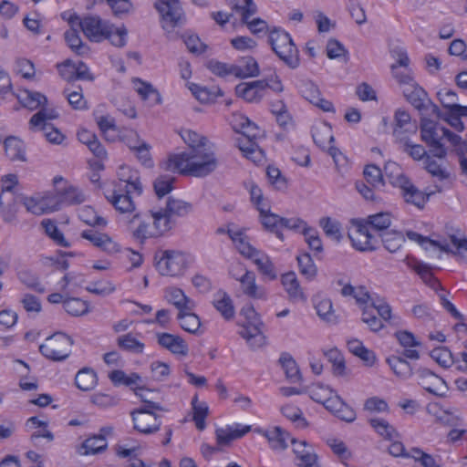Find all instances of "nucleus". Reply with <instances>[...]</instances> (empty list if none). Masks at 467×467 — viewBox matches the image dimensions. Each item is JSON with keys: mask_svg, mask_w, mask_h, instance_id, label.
<instances>
[{"mask_svg": "<svg viewBox=\"0 0 467 467\" xmlns=\"http://www.w3.org/2000/svg\"><path fill=\"white\" fill-rule=\"evenodd\" d=\"M350 223L356 226L358 234H368L369 225L372 230L384 231L391 224L390 215L387 213H380L368 216V220L351 219Z\"/></svg>", "mask_w": 467, "mask_h": 467, "instance_id": "obj_15", "label": "nucleus"}, {"mask_svg": "<svg viewBox=\"0 0 467 467\" xmlns=\"http://www.w3.org/2000/svg\"><path fill=\"white\" fill-rule=\"evenodd\" d=\"M293 451L299 461V467H314L318 463V457L315 453L311 445L306 441L291 440Z\"/></svg>", "mask_w": 467, "mask_h": 467, "instance_id": "obj_22", "label": "nucleus"}, {"mask_svg": "<svg viewBox=\"0 0 467 467\" xmlns=\"http://www.w3.org/2000/svg\"><path fill=\"white\" fill-rule=\"evenodd\" d=\"M397 181L405 201L419 208L423 207L427 199L425 194L419 191L404 175H399Z\"/></svg>", "mask_w": 467, "mask_h": 467, "instance_id": "obj_24", "label": "nucleus"}, {"mask_svg": "<svg viewBox=\"0 0 467 467\" xmlns=\"http://www.w3.org/2000/svg\"><path fill=\"white\" fill-rule=\"evenodd\" d=\"M406 99L418 109L422 117L440 114V109L428 97L427 92L417 83L403 88Z\"/></svg>", "mask_w": 467, "mask_h": 467, "instance_id": "obj_9", "label": "nucleus"}, {"mask_svg": "<svg viewBox=\"0 0 467 467\" xmlns=\"http://www.w3.org/2000/svg\"><path fill=\"white\" fill-rule=\"evenodd\" d=\"M395 140L399 149L415 161H425L429 156L428 151L422 145L414 143L408 137H401L399 131L395 132Z\"/></svg>", "mask_w": 467, "mask_h": 467, "instance_id": "obj_26", "label": "nucleus"}, {"mask_svg": "<svg viewBox=\"0 0 467 467\" xmlns=\"http://www.w3.org/2000/svg\"><path fill=\"white\" fill-rule=\"evenodd\" d=\"M251 430L250 426H226L216 430L215 435L217 443L221 446H227L233 441L239 439L249 432Z\"/></svg>", "mask_w": 467, "mask_h": 467, "instance_id": "obj_27", "label": "nucleus"}, {"mask_svg": "<svg viewBox=\"0 0 467 467\" xmlns=\"http://www.w3.org/2000/svg\"><path fill=\"white\" fill-rule=\"evenodd\" d=\"M131 190H122L119 186L109 199L112 205L121 213H131L135 206L130 197Z\"/></svg>", "mask_w": 467, "mask_h": 467, "instance_id": "obj_33", "label": "nucleus"}, {"mask_svg": "<svg viewBox=\"0 0 467 467\" xmlns=\"http://www.w3.org/2000/svg\"><path fill=\"white\" fill-rule=\"evenodd\" d=\"M235 77L239 78H253L259 75V66L252 57H243L239 65H235Z\"/></svg>", "mask_w": 467, "mask_h": 467, "instance_id": "obj_42", "label": "nucleus"}, {"mask_svg": "<svg viewBox=\"0 0 467 467\" xmlns=\"http://www.w3.org/2000/svg\"><path fill=\"white\" fill-rule=\"evenodd\" d=\"M182 139L189 146L187 151H193L195 149H200L210 144L206 137L191 130L182 131Z\"/></svg>", "mask_w": 467, "mask_h": 467, "instance_id": "obj_61", "label": "nucleus"}, {"mask_svg": "<svg viewBox=\"0 0 467 467\" xmlns=\"http://www.w3.org/2000/svg\"><path fill=\"white\" fill-rule=\"evenodd\" d=\"M134 428L141 433H152L159 430L161 422L156 414L149 410H138L132 412Z\"/></svg>", "mask_w": 467, "mask_h": 467, "instance_id": "obj_17", "label": "nucleus"}, {"mask_svg": "<svg viewBox=\"0 0 467 467\" xmlns=\"http://www.w3.org/2000/svg\"><path fill=\"white\" fill-rule=\"evenodd\" d=\"M165 211L173 216H184L192 211V204L182 200L169 198Z\"/></svg>", "mask_w": 467, "mask_h": 467, "instance_id": "obj_60", "label": "nucleus"}, {"mask_svg": "<svg viewBox=\"0 0 467 467\" xmlns=\"http://www.w3.org/2000/svg\"><path fill=\"white\" fill-rule=\"evenodd\" d=\"M317 317L325 323L336 324L337 316L334 309L332 300L327 296L317 297L314 303Z\"/></svg>", "mask_w": 467, "mask_h": 467, "instance_id": "obj_29", "label": "nucleus"}, {"mask_svg": "<svg viewBox=\"0 0 467 467\" xmlns=\"http://www.w3.org/2000/svg\"><path fill=\"white\" fill-rule=\"evenodd\" d=\"M340 293L343 296H352L359 309L375 303L367 288L362 285L353 286L350 284H347L342 287Z\"/></svg>", "mask_w": 467, "mask_h": 467, "instance_id": "obj_28", "label": "nucleus"}, {"mask_svg": "<svg viewBox=\"0 0 467 467\" xmlns=\"http://www.w3.org/2000/svg\"><path fill=\"white\" fill-rule=\"evenodd\" d=\"M361 320L373 332H378L384 327L382 320L378 317L376 311V302L367 307L360 309Z\"/></svg>", "mask_w": 467, "mask_h": 467, "instance_id": "obj_48", "label": "nucleus"}, {"mask_svg": "<svg viewBox=\"0 0 467 467\" xmlns=\"http://www.w3.org/2000/svg\"><path fill=\"white\" fill-rule=\"evenodd\" d=\"M369 423L380 436L387 440H393L398 437L396 430L383 419L373 418L369 420Z\"/></svg>", "mask_w": 467, "mask_h": 467, "instance_id": "obj_64", "label": "nucleus"}, {"mask_svg": "<svg viewBox=\"0 0 467 467\" xmlns=\"http://www.w3.org/2000/svg\"><path fill=\"white\" fill-rule=\"evenodd\" d=\"M241 336L253 348H260L265 345V337L263 334V323L254 325H242Z\"/></svg>", "mask_w": 467, "mask_h": 467, "instance_id": "obj_31", "label": "nucleus"}, {"mask_svg": "<svg viewBox=\"0 0 467 467\" xmlns=\"http://www.w3.org/2000/svg\"><path fill=\"white\" fill-rule=\"evenodd\" d=\"M216 310L226 320H232L235 316V309L231 296L224 291H219L213 301Z\"/></svg>", "mask_w": 467, "mask_h": 467, "instance_id": "obj_35", "label": "nucleus"}, {"mask_svg": "<svg viewBox=\"0 0 467 467\" xmlns=\"http://www.w3.org/2000/svg\"><path fill=\"white\" fill-rule=\"evenodd\" d=\"M189 88L193 96L202 103H208L213 101L215 98L222 97L223 95V91L219 88L209 89L206 87H202L194 83H191Z\"/></svg>", "mask_w": 467, "mask_h": 467, "instance_id": "obj_51", "label": "nucleus"}, {"mask_svg": "<svg viewBox=\"0 0 467 467\" xmlns=\"http://www.w3.org/2000/svg\"><path fill=\"white\" fill-rule=\"evenodd\" d=\"M16 184V176L8 175L2 181V191L0 192V207L5 220L10 221L15 213V196L13 188Z\"/></svg>", "mask_w": 467, "mask_h": 467, "instance_id": "obj_11", "label": "nucleus"}, {"mask_svg": "<svg viewBox=\"0 0 467 467\" xmlns=\"http://www.w3.org/2000/svg\"><path fill=\"white\" fill-rule=\"evenodd\" d=\"M299 271L307 280L312 281L317 275V267L308 254L297 256Z\"/></svg>", "mask_w": 467, "mask_h": 467, "instance_id": "obj_57", "label": "nucleus"}, {"mask_svg": "<svg viewBox=\"0 0 467 467\" xmlns=\"http://www.w3.org/2000/svg\"><path fill=\"white\" fill-rule=\"evenodd\" d=\"M281 284L291 302L305 303L306 301V294L301 286L295 272H287L282 275Z\"/></svg>", "mask_w": 467, "mask_h": 467, "instance_id": "obj_18", "label": "nucleus"}, {"mask_svg": "<svg viewBox=\"0 0 467 467\" xmlns=\"http://www.w3.org/2000/svg\"><path fill=\"white\" fill-rule=\"evenodd\" d=\"M306 392L312 400L323 405V407L342 420L352 422L356 419V413L328 385L314 383L307 387Z\"/></svg>", "mask_w": 467, "mask_h": 467, "instance_id": "obj_4", "label": "nucleus"}, {"mask_svg": "<svg viewBox=\"0 0 467 467\" xmlns=\"http://www.w3.org/2000/svg\"><path fill=\"white\" fill-rule=\"evenodd\" d=\"M417 378L419 385L433 395L443 397L449 389L443 379L426 368L419 369Z\"/></svg>", "mask_w": 467, "mask_h": 467, "instance_id": "obj_12", "label": "nucleus"}, {"mask_svg": "<svg viewBox=\"0 0 467 467\" xmlns=\"http://www.w3.org/2000/svg\"><path fill=\"white\" fill-rule=\"evenodd\" d=\"M108 448L107 440L101 436H91L86 439L77 449L79 455L89 456L103 453Z\"/></svg>", "mask_w": 467, "mask_h": 467, "instance_id": "obj_30", "label": "nucleus"}, {"mask_svg": "<svg viewBox=\"0 0 467 467\" xmlns=\"http://www.w3.org/2000/svg\"><path fill=\"white\" fill-rule=\"evenodd\" d=\"M264 85L265 84L260 80L240 83L235 87V93L247 102H259L265 95Z\"/></svg>", "mask_w": 467, "mask_h": 467, "instance_id": "obj_23", "label": "nucleus"}, {"mask_svg": "<svg viewBox=\"0 0 467 467\" xmlns=\"http://www.w3.org/2000/svg\"><path fill=\"white\" fill-rule=\"evenodd\" d=\"M407 359L404 356H393L387 359L392 372L400 379H408L413 373L412 368Z\"/></svg>", "mask_w": 467, "mask_h": 467, "instance_id": "obj_37", "label": "nucleus"}, {"mask_svg": "<svg viewBox=\"0 0 467 467\" xmlns=\"http://www.w3.org/2000/svg\"><path fill=\"white\" fill-rule=\"evenodd\" d=\"M26 426L31 430H35L31 434V440L38 438L47 439L48 441L54 440L53 433L47 429V421L41 420L36 417H31L26 420Z\"/></svg>", "mask_w": 467, "mask_h": 467, "instance_id": "obj_44", "label": "nucleus"}, {"mask_svg": "<svg viewBox=\"0 0 467 467\" xmlns=\"http://www.w3.org/2000/svg\"><path fill=\"white\" fill-rule=\"evenodd\" d=\"M422 249L439 256L451 253L462 262H467V238L465 235H409Z\"/></svg>", "mask_w": 467, "mask_h": 467, "instance_id": "obj_3", "label": "nucleus"}, {"mask_svg": "<svg viewBox=\"0 0 467 467\" xmlns=\"http://www.w3.org/2000/svg\"><path fill=\"white\" fill-rule=\"evenodd\" d=\"M62 18L73 26H79L83 34L92 42H101L105 39V34L109 29V23L103 21L99 16H85L80 18L76 14L65 12Z\"/></svg>", "mask_w": 467, "mask_h": 467, "instance_id": "obj_6", "label": "nucleus"}, {"mask_svg": "<svg viewBox=\"0 0 467 467\" xmlns=\"http://www.w3.org/2000/svg\"><path fill=\"white\" fill-rule=\"evenodd\" d=\"M327 444L339 461L344 465H347L348 461H349L353 455L348 445L342 440L337 438L328 439Z\"/></svg>", "mask_w": 467, "mask_h": 467, "instance_id": "obj_53", "label": "nucleus"}, {"mask_svg": "<svg viewBox=\"0 0 467 467\" xmlns=\"http://www.w3.org/2000/svg\"><path fill=\"white\" fill-rule=\"evenodd\" d=\"M381 235H335L336 242H349L352 247L358 252H371L379 244Z\"/></svg>", "mask_w": 467, "mask_h": 467, "instance_id": "obj_16", "label": "nucleus"}, {"mask_svg": "<svg viewBox=\"0 0 467 467\" xmlns=\"http://www.w3.org/2000/svg\"><path fill=\"white\" fill-rule=\"evenodd\" d=\"M253 260L256 265L258 271L265 278L270 281L277 278V271L273 262L266 254L259 253V255L255 256Z\"/></svg>", "mask_w": 467, "mask_h": 467, "instance_id": "obj_49", "label": "nucleus"}, {"mask_svg": "<svg viewBox=\"0 0 467 467\" xmlns=\"http://www.w3.org/2000/svg\"><path fill=\"white\" fill-rule=\"evenodd\" d=\"M230 274L239 281L241 291L244 296L254 300H267L268 295L266 289L257 284L256 276L253 272L245 270L244 275L237 276L234 269H231Z\"/></svg>", "mask_w": 467, "mask_h": 467, "instance_id": "obj_10", "label": "nucleus"}, {"mask_svg": "<svg viewBox=\"0 0 467 467\" xmlns=\"http://www.w3.org/2000/svg\"><path fill=\"white\" fill-rule=\"evenodd\" d=\"M395 127L393 130V136L395 132L399 131L401 137H407V132H415L416 127L411 124V118L408 111L399 109L394 115Z\"/></svg>", "mask_w": 467, "mask_h": 467, "instance_id": "obj_38", "label": "nucleus"}, {"mask_svg": "<svg viewBox=\"0 0 467 467\" xmlns=\"http://www.w3.org/2000/svg\"><path fill=\"white\" fill-rule=\"evenodd\" d=\"M193 410V420L198 430L202 431L205 427L204 419L208 414V406L205 402L199 401L198 397L194 396L192 400Z\"/></svg>", "mask_w": 467, "mask_h": 467, "instance_id": "obj_63", "label": "nucleus"}, {"mask_svg": "<svg viewBox=\"0 0 467 467\" xmlns=\"http://www.w3.org/2000/svg\"><path fill=\"white\" fill-rule=\"evenodd\" d=\"M241 133L247 138V143L239 146L241 151L244 152L246 158L255 161L257 157L262 153L258 149V145L254 141L255 139L260 137L259 128L254 122L249 120V124H246L245 128L241 130Z\"/></svg>", "mask_w": 467, "mask_h": 467, "instance_id": "obj_19", "label": "nucleus"}, {"mask_svg": "<svg viewBox=\"0 0 467 467\" xmlns=\"http://www.w3.org/2000/svg\"><path fill=\"white\" fill-rule=\"evenodd\" d=\"M232 241L241 255L249 259L259 255L260 252L250 244L247 235H232Z\"/></svg>", "mask_w": 467, "mask_h": 467, "instance_id": "obj_50", "label": "nucleus"}, {"mask_svg": "<svg viewBox=\"0 0 467 467\" xmlns=\"http://www.w3.org/2000/svg\"><path fill=\"white\" fill-rule=\"evenodd\" d=\"M23 107L27 108L30 110L38 109L47 103V99L45 95L30 91L28 89H22L16 93H13Z\"/></svg>", "mask_w": 467, "mask_h": 467, "instance_id": "obj_32", "label": "nucleus"}, {"mask_svg": "<svg viewBox=\"0 0 467 467\" xmlns=\"http://www.w3.org/2000/svg\"><path fill=\"white\" fill-rule=\"evenodd\" d=\"M192 310L185 309L178 312L177 319L184 331L197 335L201 331L202 323L200 317Z\"/></svg>", "mask_w": 467, "mask_h": 467, "instance_id": "obj_34", "label": "nucleus"}, {"mask_svg": "<svg viewBox=\"0 0 467 467\" xmlns=\"http://www.w3.org/2000/svg\"><path fill=\"white\" fill-rule=\"evenodd\" d=\"M94 246L109 254L117 253L120 250L119 244L109 235H83Z\"/></svg>", "mask_w": 467, "mask_h": 467, "instance_id": "obj_40", "label": "nucleus"}, {"mask_svg": "<svg viewBox=\"0 0 467 467\" xmlns=\"http://www.w3.org/2000/svg\"><path fill=\"white\" fill-rule=\"evenodd\" d=\"M78 217L81 221L90 226L104 228L107 225V220L98 214L91 206H84L79 209Z\"/></svg>", "mask_w": 467, "mask_h": 467, "instance_id": "obj_52", "label": "nucleus"}, {"mask_svg": "<svg viewBox=\"0 0 467 467\" xmlns=\"http://www.w3.org/2000/svg\"><path fill=\"white\" fill-rule=\"evenodd\" d=\"M394 336L403 349L402 356L410 360L420 359L421 342L412 332L399 330Z\"/></svg>", "mask_w": 467, "mask_h": 467, "instance_id": "obj_14", "label": "nucleus"}, {"mask_svg": "<svg viewBox=\"0 0 467 467\" xmlns=\"http://www.w3.org/2000/svg\"><path fill=\"white\" fill-rule=\"evenodd\" d=\"M420 139L429 147V152L439 160L445 159L447 150L444 140H447L455 148L458 154H467V141L451 130L442 127L426 117H421Z\"/></svg>", "mask_w": 467, "mask_h": 467, "instance_id": "obj_2", "label": "nucleus"}, {"mask_svg": "<svg viewBox=\"0 0 467 467\" xmlns=\"http://www.w3.org/2000/svg\"><path fill=\"white\" fill-rule=\"evenodd\" d=\"M266 440L274 451L282 452L288 448L289 434L280 427L266 431H258Z\"/></svg>", "mask_w": 467, "mask_h": 467, "instance_id": "obj_25", "label": "nucleus"}, {"mask_svg": "<svg viewBox=\"0 0 467 467\" xmlns=\"http://www.w3.org/2000/svg\"><path fill=\"white\" fill-rule=\"evenodd\" d=\"M158 343L173 355L184 358L189 353V348L183 338L170 333L157 334Z\"/></svg>", "mask_w": 467, "mask_h": 467, "instance_id": "obj_21", "label": "nucleus"}, {"mask_svg": "<svg viewBox=\"0 0 467 467\" xmlns=\"http://www.w3.org/2000/svg\"><path fill=\"white\" fill-rule=\"evenodd\" d=\"M77 278L78 276L73 273L66 274L60 282V292H54L48 295L47 298V302L53 305L63 303L64 306L65 301L69 296L68 286L71 283H74Z\"/></svg>", "mask_w": 467, "mask_h": 467, "instance_id": "obj_36", "label": "nucleus"}, {"mask_svg": "<svg viewBox=\"0 0 467 467\" xmlns=\"http://www.w3.org/2000/svg\"><path fill=\"white\" fill-rule=\"evenodd\" d=\"M72 343L71 338L66 334L56 333L40 345L39 350L49 359L63 360L69 356Z\"/></svg>", "mask_w": 467, "mask_h": 467, "instance_id": "obj_8", "label": "nucleus"}, {"mask_svg": "<svg viewBox=\"0 0 467 467\" xmlns=\"http://www.w3.org/2000/svg\"><path fill=\"white\" fill-rule=\"evenodd\" d=\"M64 205H78L87 201L86 193L73 185H65L61 188Z\"/></svg>", "mask_w": 467, "mask_h": 467, "instance_id": "obj_47", "label": "nucleus"}, {"mask_svg": "<svg viewBox=\"0 0 467 467\" xmlns=\"http://www.w3.org/2000/svg\"><path fill=\"white\" fill-rule=\"evenodd\" d=\"M108 377L114 385L132 386L140 381V377L137 373L127 375L120 369H113Z\"/></svg>", "mask_w": 467, "mask_h": 467, "instance_id": "obj_58", "label": "nucleus"}, {"mask_svg": "<svg viewBox=\"0 0 467 467\" xmlns=\"http://www.w3.org/2000/svg\"><path fill=\"white\" fill-rule=\"evenodd\" d=\"M218 159L211 144L193 151L171 154L161 167L163 170L194 177H205L218 167Z\"/></svg>", "mask_w": 467, "mask_h": 467, "instance_id": "obj_1", "label": "nucleus"}, {"mask_svg": "<svg viewBox=\"0 0 467 467\" xmlns=\"http://www.w3.org/2000/svg\"><path fill=\"white\" fill-rule=\"evenodd\" d=\"M68 25L70 28L65 33L66 42L72 51L78 55H83L88 50V47L83 44L78 35L79 26H73L72 23H68Z\"/></svg>", "mask_w": 467, "mask_h": 467, "instance_id": "obj_45", "label": "nucleus"}, {"mask_svg": "<svg viewBox=\"0 0 467 467\" xmlns=\"http://www.w3.org/2000/svg\"><path fill=\"white\" fill-rule=\"evenodd\" d=\"M155 8L162 16L165 26L175 27L182 18V9L178 0H157Z\"/></svg>", "mask_w": 467, "mask_h": 467, "instance_id": "obj_13", "label": "nucleus"}, {"mask_svg": "<svg viewBox=\"0 0 467 467\" xmlns=\"http://www.w3.org/2000/svg\"><path fill=\"white\" fill-rule=\"evenodd\" d=\"M118 346L129 352L141 354L144 351V344L130 334H126L118 338Z\"/></svg>", "mask_w": 467, "mask_h": 467, "instance_id": "obj_62", "label": "nucleus"}, {"mask_svg": "<svg viewBox=\"0 0 467 467\" xmlns=\"http://www.w3.org/2000/svg\"><path fill=\"white\" fill-rule=\"evenodd\" d=\"M190 265L189 256L176 250L159 251L154 255V266L162 276L181 277Z\"/></svg>", "mask_w": 467, "mask_h": 467, "instance_id": "obj_5", "label": "nucleus"}, {"mask_svg": "<svg viewBox=\"0 0 467 467\" xmlns=\"http://www.w3.org/2000/svg\"><path fill=\"white\" fill-rule=\"evenodd\" d=\"M164 299L172 305L178 312L185 309H194L195 304L192 298H190L184 291L175 285H170L163 290Z\"/></svg>", "mask_w": 467, "mask_h": 467, "instance_id": "obj_20", "label": "nucleus"}, {"mask_svg": "<svg viewBox=\"0 0 467 467\" xmlns=\"http://www.w3.org/2000/svg\"><path fill=\"white\" fill-rule=\"evenodd\" d=\"M281 413L289 420L296 428L304 430L309 426L307 420L304 417L302 410L292 404H285L281 408Z\"/></svg>", "mask_w": 467, "mask_h": 467, "instance_id": "obj_41", "label": "nucleus"}, {"mask_svg": "<svg viewBox=\"0 0 467 467\" xmlns=\"http://www.w3.org/2000/svg\"><path fill=\"white\" fill-rule=\"evenodd\" d=\"M269 42L275 53L290 67L299 65L298 50L290 35L283 30L275 29L270 32Z\"/></svg>", "mask_w": 467, "mask_h": 467, "instance_id": "obj_7", "label": "nucleus"}, {"mask_svg": "<svg viewBox=\"0 0 467 467\" xmlns=\"http://www.w3.org/2000/svg\"><path fill=\"white\" fill-rule=\"evenodd\" d=\"M57 118V113L53 109H42L31 117L28 123L29 129L33 131H36V128L49 125L50 123L48 121Z\"/></svg>", "mask_w": 467, "mask_h": 467, "instance_id": "obj_55", "label": "nucleus"}, {"mask_svg": "<svg viewBox=\"0 0 467 467\" xmlns=\"http://www.w3.org/2000/svg\"><path fill=\"white\" fill-rule=\"evenodd\" d=\"M75 382L79 389L89 391L96 388L98 377L92 369L85 368L77 373Z\"/></svg>", "mask_w": 467, "mask_h": 467, "instance_id": "obj_43", "label": "nucleus"}, {"mask_svg": "<svg viewBox=\"0 0 467 467\" xmlns=\"http://www.w3.org/2000/svg\"><path fill=\"white\" fill-rule=\"evenodd\" d=\"M135 88L140 98L143 100H149L151 106L161 103L160 93L150 84L138 80Z\"/></svg>", "mask_w": 467, "mask_h": 467, "instance_id": "obj_56", "label": "nucleus"}, {"mask_svg": "<svg viewBox=\"0 0 467 467\" xmlns=\"http://www.w3.org/2000/svg\"><path fill=\"white\" fill-rule=\"evenodd\" d=\"M64 309L68 315L79 317L88 312V305L78 297L68 296L65 301Z\"/></svg>", "mask_w": 467, "mask_h": 467, "instance_id": "obj_59", "label": "nucleus"}, {"mask_svg": "<svg viewBox=\"0 0 467 467\" xmlns=\"http://www.w3.org/2000/svg\"><path fill=\"white\" fill-rule=\"evenodd\" d=\"M40 200L45 213L57 211L64 206L61 188H57V191L47 192Z\"/></svg>", "mask_w": 467, "mask_h": 467, "instance_id": "obj_46", "label": "nucleus"}, {"mask_svg": "<svg viewBox=\"0 0 467 467\" xmlns=\"http://www.w3.org/2000/svg\"><path fill=\"white\" fill-rule=\"evenodd\" d=\"M4 146L5 154L11 161L25 160L24 145L19 139L9 137L5 140Z\"/></svg>", "mask_w": 467, "mask_h": 467, "instance_id": "obj_54", "label": "nucleus"}, {"mask_svg": "<svg viewBox=\"0 0 467 467\" xmlns=\"http://www.w3.org/2000/svg\"><path fill=\"white\" fill-rule=\"evenodd\" d=\"M312 138L318 147L325 149L327 144L334 141L331 126L327 123H319L314 126L312 128Z\"/></svg>", "mask_w": 467, "mask_h": 467, "instance_id": "obj_39", "label": "nucleus"}]
</instances>
